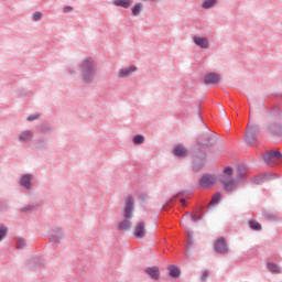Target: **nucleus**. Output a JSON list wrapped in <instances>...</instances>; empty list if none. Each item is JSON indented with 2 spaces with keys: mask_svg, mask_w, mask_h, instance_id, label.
Returning <instances> with one entry per match:
<instances>
[{
  "mask_svg": "<svg viewBox=\"0 0 282 282\" xmlns=\"http://www.w3.org/2000/svg\"><path fill=\"white\" fill-rule=\"evenodd\" d=\"M173 154L176 158H186V155H188V150L184 145H176L173 149Z\"/></svg>",
  "mask_w": 282,
  "mask_h": 282,
  "instance_id": "18",
  "label": "nucleus"
},
{
  "mask_svg": "<svg viewBox=\"0 0 282 282\" xmlns=\"http://www.w3.org/2000/svg\"><path fill=\"white\" fill-rule=\"evenodd\" d=\"M142 8H144L142 2H135V4L133 6V8L131 10L132 17H140V14H142Z\"/></svg>",
  "mask_w": 282,
  "mask_h": 282,
  "instance_id": "22",
  "label": "nucleus"
},
{
  "mask_svg": "<svg viewBox=\"0 0 282 282\" xmlns=\"http://www.w3.org/2000/svg\"><path fill=\"white\" fill-rule=\"evenodd\" d=\"M78 72L83 85H94L98 77V61L91 56H86L78 63Z\"/></svg>",
  "mask_w": 282,
  "mask_h": 282,
  "instance_id": "2",
  "label": "nucleus"
},
{
  "mask_svg": "<svg viewBox=\"0 0 282 282\" xmlns=\"http://www.w3.org/2000/svg\"><path fill=\"white\" fill-rule=\"evenodd\" d=\"M135 210V198L133 195H128L124 198L123 217L124 219L119 223V230H129L131 228V219H133V213Z\"/></svg>",
  "mask_w": 282,
  "mask_h": 282,
  "instance_id": "3",
  "label": "nucleus"
},
{
  "mask_svg": "<svg viewBox=\"0 0 282 282\" xmlns=\"http://www.w3.org/2000/svg\"><path fill=\"white\" fill-rule=\"evenodd\" d=\"M43 142H45V140H43V139H42V140H39V141H37L39 147H43Z\"/></svg>",
  "mask_w": 282,
  "mask_h": 282,
  "instance_id": "39",
  "label": "nucleus"
},
{
  "mask_svg": "<svg viewBox=\"0 0 282 282\" xmlns=\"http://www.w3.org/2000/svg\"><path fill=\"white\" fill-rule=\"evenodd\" d=\"M180 202H181L182 206H186V199L181 198Z\"/></svg>",
  "mask_w": 282,
  "mask_h": 282,
  "instance_id": "38",
  "label": "nucleus"
},
{
  "mask_svg": "<svg viewBox=\"0 0 282 282\" xmlns=\"http://www.w3.org/2000/svg\"><path fill=\"white\" fill-rule=\"evenodd\" d=\"M133 144H144V135L137 134L132 139Z\"/></svg>",
  "mask_w": 282,
  "mask_h": 282,
  "instance_id": "31",
  "label": "nucleus"
},
{
  "mask_svg": "<svg viewBox=\"0 0 282 282\" xmlns=\"http://www.w3.org/2000/svg\"><path fill=\"white\" fill-rule=\"evenodd\" d=\"M61 239H63V229L57 227L51 232V241H61Z\"/></svg>",
  "mask_w": 282,
  "mask_h": 282,
  "instance_id": "19",
  "label": "nucleus"
},
{
  "mask_svg": "<svg viewBox=\"0 0 282 282\" xmlns=\"http://www.w3.org/2000/svg\"><path fill=\"white\" fill-rule=\"evenodd\" d=\"M219 202H221V193L216 192L209 203V208L212 206H217V204H219Z\"/></svg>",
  "mask_w": 282,
  "mask_h": 282,
  "instance_id": "24",
  "label": "nucleus"
},
{
  "mask_svg": "<svg viewBox=\"0 0 282 282\" xmlns=\"http://www.w3.org/2000/svg\"><path fill=\"white\" fill-rule=\"evenodd\" d=\"M32 21H34V23H39V21H41L43 19V12L41 11H35L32 13L31 15Z\"/></svg>",
  "mask_w": 282,
  "mask_h": 282,
  "instance_id": "28",
  "label": "nucleus"
},
{
  "mask_svg": "<svg viewBox=\"0 0 282 282\" xmlns=\"http://www.w3.org/2000/svg\"><path fill=\"white\" fill-rule=\"evenodd\" d=\"M193 234L191 232V230H187V241L188 243H193Z\"/></svg>",
  "mask_w": 282,
  "mask_h": 282,
  "instance_id": "36",
  "label": "nucleus"
},
{
  "mask_svg": "<svg viewBox=\"0 0 282 282\" xmlns=\"http://www.w3.org/2000/svg\"><path fill=\"white\" fill-rule=\"evenodd\" d=\"M67 72H68V74H69L70 76H76V69H74V67L69 66V67L67 68Z\"/></svg>",
  "mask_w": 282,
  "mask_h": 282,
  "instance_id": "35",
  "label": "nucleus"
},
{
  "mask_svg": "<svg viewBox=\"0 0 282 282\" xmlns=\"http://www.w3.org/2000/svg\"><path fill=\"white\" fill-rule=\"evenodd\" d=\"M74 11V8H72V7H65L64 9H63V12H66V13H69V12H73Z\"/></svg>",
  "mask_w": 282,
  "mask_h": 282,
  "instance_id": "37",
  "label": "nucleus"
},
{
  "mask_svg": "<svg viewBox=\"0 0 282 282\" xmlns=\"http://www.w3.org/2000/svg\"><path fill=\"white\" fill-rule=\"evenodd\" d=\"M138 72V66L131 64L128 66H122L121 68L118 69L117 72V78L119 80H124L127 78H131Z\"/></svg>",
  "mask_w": 282,
  "mask_h": 282,
  "instance_id": "6",
  "label": "nucleus"
},
{
  "mask_svg": "<svg viewBox=\"0 0 282 282\" xmlns=\"http://www.w3.org/2000/svg\"><path fill=\"white\" fill-rule=\"evenodd\" d=\"M215 182H217V176L215 174H205L199 180L200 188H210L215 186Z\"/></svg>",
  "mask_w": 282,
  "mask_h": 282,
  "instance_id": "8",
  "label": "nucleus"
},
{
  "mask_svg": "<svg viewBox=\"0 0 282 282\" xmlns=\"http://www.w3.org/2000/svg\"><path fill=\"white\" fill-rule=\"evenodd\" d=\"M19 185L25 193H29V191H32V188H34V174L32 173L22 174L19 178Z\"/></svg>",
  "mask_w": 282,
  "mask_h": 282,
  "instance_id": "5",
  "label": "nucleus"
},
{
  "mask_svg": "<svg viewBox=\"0 0 282 282\" xmlns=\"http://www.w3.org/2000/svg\"><path fill=\"white\" fill-rule=\"evenodd\" d=\"M112 6H116L117 8H123L124 10H129L131 6H133V0H112Z\"/></svg>",
  "mask_w": 282,
  "mask_h": 282,
  "instance_id": "16",
  "label": "nucleus"
},
{
  "mask_svg": "<svg viewBox=\"0 0 282 282\" xmlns=\"http://www.w3.org/2000/svg\"><path fill=\"white\" fill-rule=\"evenodd\" d=\"M210 141V138H207V142H209Z\"/></svg>",
  "mask_w": 282,
  "mask_h": 282,
  "instance_id": "41",
  "label": "nucleus"
},
{
  "mask_svg": "<svg viewBox=\"0 0 282 282\" xmlns=\"http://www.w3.org/2000/svg\"><path fill=\"white\" fill-rule=\"evenodd\" d=\"M249 228L251 230H256L259 232L262 230L263 227L256 219H251V220H249Z\"/></svg>",
  "mask_w": 282,
  "mask_h": 282,
  "instance_id": "23",
  "label": "nucleus"
},
{
  "mask_svg": "<svg viewBox=\"0 0 282 282\" xmlns=\"http://www.w3.org/2000/svg\"><path fill=\"white\" fill-rule=\"evenodd\" d=\"M193 43H195L197 47H200V50H208V47H210V40L206 36L195 35Z\"/></svg>",
  "mask_w": 282,
  "mask_h": 282,
  "instance_id": "9",
  "label": "nucleus"
},
{
  "mask_svg": "<svg viewBox=\"0 0 282 282\" xmlns=\"http://www.w3.org/2000/svg\"><path fill=\"white\" fill-rule=\"evenodd\" d=\"M28 246V242L22 238H17L15 248L17 250H23Z\"/></svg>",
  "mask_w": 282,
  "mask_h": 282,
  "instance_id": "26",
  "label": "nucleus"
},
{
  "mask_svg": "<svg viewBox=\"0 0 282 282\" xmlns=\"http://www.w3.org/2000/svg\"><path fill=\"white\" fill-rule=\"evenodd\" d=\"M257 133H259V128L257 126H248L247 132L245 134V140L249 147L257 142Z\"/></svg>",
  "mask_w": 282,
  "mask_h": 282,
  "instance_id": "7",
  "label": "nucleus"
},
{
  "mask_svg": "<svg viewBox=\"0 0 282 282\" xmlns=\"http://www.w3.org/2000/svg\"><path fill=\"white\" fill-rule=\"evenodd\" d=\"M205 85H219L221 83V75L217 73H208L204 77Z\"/></svg>",
  "mask_w": 282,
  "mask_h": 282,
  "instance_id": "11",
  "label": "nucleus"
},
{
  "mask_svg": "<svg viewBox=\"0 0 282 282\" xmlns=\"http://www.w3.org/2000/svg\"><path fill=\"white\" fill-rule=\"evenodd\" d=\"M215 250L220 254L228 252V245H226V240L224 238L216 240Z\"/></svg>",
  "mask_w": 282,
  "mask_h": 282,
  "instance_id": "15",
  "label": "nucleus"
},
{
  "mask_svg": "<svg viewBox=\"0 0 282 282\" xmlns=\"http://www.w3.org/2000/svg\"><path fill=\"white\" fill-rule=\"evenodd\" d=\"M204 160H206V151H200V156H194L193 170L202 171V166H204Z\"/></svg>",
  "mask_w": 282,
  "mask_h": 282,
  "instance_id": "12",
  "label": "nucleus"
},
{
  "mask_svg": "<svg viewBox=\"0 0 282 282\" xmlns=\"http://www.w3.org/2000/svg\"><path fill=\"white\" fill-rule=\"evenodd\" d=\"M232 173H234L232 167L228 166V167H225L224 173L220 176V183L223 184L226 193H232V191L237 188V185L243 184L245 177H248V169L243 164L238 165L236 170L237 181L232 178Z\"/></svg>",
  "mask_w": 282,
  "mask_h": 282,
  "instance_id": "1",
  "label": "nucleus"
},
{
  "mask_svg": "<svg viewBox=\"0 0 282 282\" xmlns=\"http://www.w3.org/2000/svg\"><path fill=\"white\" fill-rule=\"evenodd\" d=\"M18 140L21 144H28L34 140V132L32 130H23L18 134Z\"/></svg>",
  "mask_w": 282,
  "mask_h": 282,
  "instance_id": "10",
  "label": "nucleus"
},
{
  "mask_svg": "<svg viewBox=\"0 0 282 282\" xmlns=\"http://www.w3.org/2000/svg\"><path fill=\"white\" fill-rule=\"evenodd\" d=\"M208 276H210V273L208 271H204L200 275V281L206 282L208 281Z\"/></svg>",
  "mask_w": 282,
  "mask_h": 282,
  "instance_id": "34",
  "label": "nucleus"
},
{
  "mask_svg": "<svg viewBox=\"0 0 282 282\" xmlns=\"http://www.w3.org/2000/svg\"><path fill=\"white\" fill-rule=\"evenodd\" d=\"M145 274H149L152 281H160V268L158 267L145 268Z\"/></svg>",
  "mask_w": 282,
  "mask_h": 282,
  "instance_id": "14",
  "label": "nucleus"
},
{
  "mask_svg": "<svg viewBox=\"0 0 282 282\" xmlns=\"http://www.w3.org/2000/svg\"><path fill=\"white\" fill-rule=\"evenodd\" d=\"M262 158L267 164H270V166H276L282 162V153L278 150H271L263 154Z\"/></svg>",
  "mask_w": 282,
  "mask_h": 282,
  "instance_id": "4",
  "label": "nucleus"
},
{
  "mask_svg": "<svg viewBox=\"0 0 282 282\" xmlns=\"http://www.w3.org/2000/svg\"><path fill=\"white\" fill-rule=\"evenodd\" d=\"M21 213H30V210H34L33 205H24L23 207L20 208Z\"/></svg>",
  "mask_w": 282,
  "mask_h": 282,
  "instance_id": "32",
  "label": "nucleus"
},
{
  "mask_svg": "<svg viewBox=\"0 0 282 282\" xmlns=\"http://www.w3.org/2000/svg\"><path fill=\"white\" fill-rule=\"evenodd\" d=\"M169 270H170V276H172V279H177V276H180L181 274L180 268L175 265H170Z\"/></svg>",
  "mask_w": 282,
  "mask_h": 282,
  "instance_id": "25",
  "label": "nucleus"
},
{
  "mask_svg": "<svg viewBox=\"0 0 282 282\" xmlns=\"http://www.w3.org/2000/svg\"><path fill=\"white\" fill-rule=\"evenodd\" d=\"M279 177V175L276 174H265V175H258L253 178L254 184H263V182L268 181V180H276Z\"/></svg>",
  "mask_w": 282,
  "mask_h": 282,
  "instance_id": "17",
  "label": "nucleus"
},
{
  "mask_svg": "<svg viewBox=\"0 0 282 282\" xmlns=\"http://www.w3.org/2000/svg\"><path fill=\"white\" fill-rule=\"evenodd\" d=\"M8 237V226L0 224V243Z\"/></svg>",
  "mask_w": 282,
  "mask_h": 282,
  "instance_id": "27",
  "label": "nucleus"
},
{
  "mask_svg": "<svg viewBox=\"0 0 282 282\" xmlns=\"http://www.w3.org/2000/svg\"><path fill=\"white\" fill-rule=\"evenodd\" d=\"M267 269L271 272V274H282L281 267L274 262L267 263Z\"/></svg>",
  "mask_w": 282,
  "mask_h": 282,
  "instance_id": "20",
  "label": "nucleus"
},
{
  "mask_svg": "<svg viewBox=\"0 0 282 282\" xmlns=\"http://www.w3.org/2000/svg\"><path fill=\"white\" fill-rule=\"evenodd\" d=\"M40 117H41V115L34 113V115L29 116V117L26 118V120H28L29 122H34V120H39Z\"/></svg>",
  "mask_w": 282,
  "mask_h": 282,
  "instance_id": "33",
  "label": "nucleus"
},
{
  "mask_svg": "<svg viewBox=\"0 0 282 282\" xmlns=\"http://www.w3.org/2000/svg\"><path fill=\"white\" fill-rule=\"evenodd\" d=\"M42 133H45V134L54 133V126H52L51 123H45L42 127Z\"/></svg>",
  "mask_w": 282,
  "mask_h": 282,
  "instance_id": "30",
  "label": "nucleus"
},
{
  "mask_svg": "<svg viewBox=\"0 0 282 282\" xmlns=\"http://www.w3.org/2000/svg\"><path fill=\"white\" fill-rule=\"evenodd\" d=\"M217 3H219V0H204L200 7L203 10H210L215 8Z\"/></svg>",
  "mask_w": 282,
  "mask_h": 282,
  "instance_id": "21",
  "label": "nucleus"
},
{
  "mask_svg": "<svg viewBox=\"0 0 282 282\" xmlns=\"http://www.w3.org/2000/svg\"><path fill=\"white\" fill-rule=\"evenodd\" d=\"M142 1L149 2V1H158V0H142Z\"/></svg>",
  "mask_w": 282,
  "mask_h": 282,
  "instance_id": "40",
  "label": "nucleus"
},
{
  "mask_svg": "<svg viewBox=\"0 0 282 282\" xmlns=\"http://www.w3.org/2000/svg\"><path fill=\"white\" fill-rule=\"evenodd\" d=\"M134 237L137 239H143L147 237V225L144 223H138L134 227Z\"/></svg>",
  "mask_w": 282,
  "mask_h": 282,
  "instance_id": "13",
  "label": "nucleus"
},
{
  "mask_svg": "<svg viewBox=\"0 0 282 282\" xmlns=\"http://www.w3.org/2000/svg\"><path fill=\"white\" fill-rule=\"evenodd\" d=\"M188 217H191V219L194 224H197V221H202V219H204V216H202V215L195 216V215H191L188 213L184 215V219H186Z\"/></svg>",
  "mask_w": 282,
  "mask_h": 282,
  "instance_id": "29",
  "label": "nucleus"
}]
</instances>
